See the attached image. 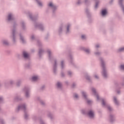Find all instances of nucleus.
<instances>
[{
    "instance_id": "393cba45",
    "label": "nucleus",
    "mask_w": 124,
    "mask_h": 124,
    "mask_svg": "<svg viewBox=\"0 0 124 124\" xmlns=\"http://www.w3.org/2000/svg\"><path fill=\"white\" fill-rule=\"evenodd\" d=\"M102 66L103 67V62H102Z\"/></svg>"
},
{
    "instance_id": "6ab92c4d",
    "label": "nucleus",
    "mask_w": 124,
    "mask_h": 124,
    "mask_svg": "<svg viewBox=\"0 0 124 124\" xmlns=\"http://www.w3.org/2000/svg\"><path fill=\"white\" fill-rule=\"evenodd\" d=\"M122 8L123 10V11L124 12V6H122Z\"/></svg>"
},
{
    "instance_id": "f257e3e1",
    "label": "nucleus",
    "mask_w": 124,
    "mask_h": 124,
    "mask_svg": "<svg viewBox=\"0 0 124 124\" xmlns=\"http://www.w3.org/2000/svg\"><path fill=\"white\" fill-rule=\"evenodd\" d=\"M88 115L90 118H93L94 114H93V111H89Z\"/></svg>"
},
{
    "instance_id": "4468645a",
    "label": "nucleus",
    "mask_w": 124,
    "mask_h": 124,
    "mask_svg": "<svg viewBox=\"0 0 124 124\" xmlns=\"http://www.w3.org/2000/svg\"><path fill=\"white\" fill-rule=\"evenodd\" d=\"M121 68L122 69H123L124 70V65H122L121 66Z\"/></svg>"
},
{
    "instance_id": "b1692460",
    "label": "nucleus",
    "mask_w": 124,
    "mask_h": 124,
    "mask_svg": "<svg viewBox=\"0 0 124 124\" xmlns=\"http://www.w3.org/2000/svg\"><path fill=\"white\" fill-rule=\"evenodd\" d=\"M87 102L89 104H90V102H91V101H88Z\"/></svg>"
},
{
    "instance_id": "0eeeda50",
    "label": "nucleus",
    "mask_w": 124,
    "mask_h": 124,
    "mask_svg": "<svg viewBox=\"0 0 124 124\" xmlns=\"http://www.w3.org/2000/svg\"><path fill=\"white\" fill-rule=\"evenodd\" d=\"M48 5L49 6H50L51 7H53V6H54V5H53V3L52 2L49 3V4H48Z\"/></svg>"
},
{
    "instance_id": "c756f323",
    "label": "nucleus",
    "mask_w": 124,
    "mask_h": 124,
    "mask_svg": "<svg viewBox=\"0 0 124 124\" xmlns=\"http://www.w3.org/2000/svg\"><path fill=\"white\" fill-rule=\"evenodd\" d=\"M48 54H50V51H48Z\"/></svg>"
},
{
    "instance_id": "2eb2a0df",
    "label": "nucleus",
    "mask_w": 124,
    "mask_h": 124,
    "mask_svg": "<svg viewBox=\"0 0 124 124\" xmlns=\"http://www.w3.org/2000/svg\"><path fill=\"white\" fill-rule=\"evenodd\" d=\"M82 95L84 96V97H86V93L84 92L82 93Z\"/></svg>"
},
{
    "instance_id": "f03ea898",
    "label": "nucleus",
    "mask_w": 124,
    "mask_h": 124,
    "mask_svg": "<svg viewBox=\"0 0 124 124\" xmlns=\"http://www.w3.org/2000/svg\"><path fill=\"white\" fill-rule=\"evenodd\" d=\"M107 14V11L106 9H104L102 11V15L104 16Z\"/></svg>"
},
{
    "instance_id": "7ed1b4c3",
    "label": "nucleus",
    "mask_w": 124,
    "mask_h": 124,
    "mask_svg": "<svg viewBox=\"0 0 124 124\" xmlns=\"http://www.w3.org/2000/svg\"><path fill=\"white\" fill-rule=\"evenodd\" d=\"M23 56L24 58H27L29 57V54L26 52H23Z\"/></svg>"
},
{
    "instance_id": "473e14b6",
    "label": "nucleus",
    "mask_w": 124,
    "mask_h": 124,
    "mask_svg": "<svg viewBox=\"0 0 124 124\" xmlns=\"http://www.w3.org/2000/svg\"><path fill=\"white\" fill-rule=\"evenodd\" d=\"M25 118H26V115H25Z\"/></svg>"
},
{
    "instance_id": "423d86ee",
    "label": "nucleus",
    "mask_w": 124,
    "mask_h": 124,
    "mask_svg": "<svg viewBox=\"0 0 124 124\" xmlns=\"http://www.w3.org/2000/svg\"><path fill=\"white\" fill-rule=\"evenodd\" d=\"M114 101L116 104H118V101H117V99H116V97L114 98Z\"/></svg>"
},
{
    "instance_id": "f8f14e48",
    "label": "nucleus",
    "mask_w": 124,
    "mask_h": 124,
    "mask_svg": "<svg viewBox=\"0 0 124 124\" xmlns=\"http://www.w3.org/2000/svg\"><path fill=\"white\" fill-rule=\"evenodd\" d=\"M37 2H38L39 5H40V6H41V5H42V4H41V2H40V1H37Z\"/></svg>"
},
{
    "instance_id": "c85d7f7f",
    "label": "nucleus",
    "mask_w": 124,
    "mask_h": 124,
    "mask_svg": "<svg viewBox=\"0 0 124 124\" xmlns=\"http://www.w3.org/2000/svg\"><path fill=\"white\" fill-rule=\"evenodd\" d=\"M67 30L68 31V27H67Z\"/></svg>"
},
{
    "instance_id": "bb28decb",
    "label": "nucleus",
    "mask_w": 124,
    "mask_h": 124,
    "mask_svg": "<svg viewBox=\"0 0 124 124\" xmlns=\"http://www.w3.org/2000/svg\"><path fill=\"white\" fill-rule=\"evenodd\" d=\"M96 97H97V99H98V95L96 96Z\"/></svg>"
},
{
    "instance_id": "cd10ccee",
    "label": "nucleus",
    "mask_w": 124,
    "mask_h": 124,
    "mask_svg": "<svg viewBox=\"0 0 124 124\" xmlns=\"http://www.w3.org/2000/svg\"><path fill=\"white\" fill-rule=\"evenodd\" d=\"M26 96H28V93H26Z\"/></svg>"
},
{
    "instance_id": "7c9ffc66",
    "label": "nucleus",
    "mask_w": 124,
    "mask_h": 124,
    "mask_svg": "<svg viewBox=\"0 0 124 124\" xmlns=\"http://www.w3.org/2000/svg\"><path fill=\"white\" fill-rule=\"evenodd\" d=\"M109 110H110V108H108Z\"/></svg>"
},
{
    "instance_id": "1a4fd4ad",
    "label": "nucleus",
    "mask_w": 124,
    "mask_h": 124,
    "mask_svg": "<svg viewBox=\"0 0 124 124\" xmlns=\"http://www.w3.org/2000/svg\"><path fill=\"white\" fill-rule=\"evenodd\" d=\"M103 75H104V77H106V73H105V71H104V70L103 73Z\"/></svg>"
},
{
    "instance_id": "dca6fc26",
    "label": "nucleus",
    "mask_w": 124,
    "mask_h": 124,
    "mask_svg": "<svg viewBox=\"0 0 124 124\" xmlns=\"http://www.w3.org/2000/svg\"><path fill=\"white\" fill-rule=\"evenodd\" d=\"M92 92L94 93H95V89H92Z\"/></svg>"
},
{
    "instance_id": "2f4dec72",
    "label": "nucleus",
    "mask_w": 124,
    "mask_h": 124,
    "mask_svg": "<svg viewBox=\"0 0 124 124\" xmlns=\"http://www.w3.org/2000/svg\"><path fill=\"white\" fill-rule=\"evenodd\" d=\"M1 99V98H0V100Z\"/></svg>"
},
{
    "instance_id": "5701e85b",
    "label": "nucleus",
    "mask_w": 124,
    "mask_h": 124,
    "mask_svg": "<svg viewBox=\"0 0 124 124\" xmlns=\"http://www.w3.org/2000/svg\"><path fill=\"white\" fill-rule=\"evenodd\" d=\"M95 78H98V77H97V76H95Z\"/></svg>"
},
{
    "instance_id": "a211bd4d",
    "label": "nucleus",
    "mask_w": 124,
    "mask_h": 124,
    "mask_svg": "<svg viewBox=\"0 0 124 124\" xmlns=\"http://www.w3.org/2000/svg\"><path fill=\"white\" fill-rule=\"evenodd\" d=\"M75 98H77L78 97V95H77V94H75Z\"/></svg>"
},
{
    "instance_id": "4be33fe9",
    "label": "nucleus",
    "mask_w": 124,
    "mask_h": 124,
    "mask_svg": "<svg viewBox=\"0 0 124 124\" xmlns=\"http://www.w3.org/2000/svg\"><path fill=\"white\" fill-rule=\"evenodd\" d=\"M96 48H98L99 47V45H97V46H96Z\"/></svg>"
},
{
    "instance_id": "412c9836",
    "label": "nucleus",
    "mask_w": 124,
    "mask_h": 124,
    "mask_svg": "<svg viewBox=\"0 0 124 124\" xmlns=\"http://www.w3.org/2000/svg\"><path fill=\"white\" fill-rule=\"evenodd\" d=\"M122 1L123 0H119V3H121V2H122Z\"/></svg>"
},
{
    "instance_id": "a878e982",
    "label": "nucleus",
    "mask_w": 124,
    "mask_h": 124,
    "mask_svg": "<svg viewBox=\"0 0 124 124\" xmlns=\"http://www.w3.org/2000/svg\"><path fill=\"white\" fill-rule=\"evenodd\" d=\"M96 7H97V4H96L95 5V8H96Z\"/></svg>"
},
{
    "instance_id": "20e7f679",
    "label": "nucleus",
    "mask_w": 124,
    "mask_h": 124,
    "mask_svg": "<svg viewBox=\"0 0 124 124\" xmlns=\"http://www.w3.org/2000/svg\"><path fill=\"white\" fill-rule=\"evenodd\" d=\"M38 79V78L37 77H33L32 78V81H36Z\"/></svg>"
},
{
    "instance_id": "9d476101",
    "label": "nucleus",
    "mask_w": 124,
    "mask_h": 124,
    "mask_svg": "<svg viewBox=\"0 0 124 124\" xmlns=\"http://www.w3.org/2000/svg\"><path fill=\"white\" fill-rule=\"evenodd\" d=\"M81 38L82 39H85L86 38V36L84 35H82L81 36Z\"/></svg>"
},
{
    "instance_id": "39448f33",
    "label": "nucleus",
    "mask_w": 124,
    "mask_h": 124,
    "mask_svg": "<svg viewBox=\"0 0 124 124\" xmlns=\"http://www.w3.org/2000/svg\"><path fill=\"white\" fill-rule=\"evenodd\" d=\"M12 19V16L11 15H9L8 17V20L9 21H10V20Z\"/></svg>"
},
{
    "instance_id": "aec40b11",
    "label": "nucleus",
    "mask_w": 124,
    "mask_h": 124,
    "mask_svg": "<svg viewBox=\"0 0 124 124\" xmlns=\"http://www.w3.org/2000/svg\"><path fill=\"white\" fill-rule=\"evenodd\" d=\"M21 40H22V42L24 41V39L23 38H21Z\"/></svg>"
},
{
    "instance_id": "9b49d317",
    "label": "nucleus",
    "mask_w": 124,
    "mask_h": 124,
    "mask_svg": "<svg viewBox=\"0 0 124 124\" xmlns=\"http://www.w3.org/2000/svg\"><path fill=\"white\" fill-rule=\"evenodd\" d=\"M102 102L103 105H105V101H104V100H102Z\"/></svg>"
},
{
    "instance_id": "f3484780",
    "label": "nucleus",
    "mask_w": 124,
    "mask_h": 124,
    "mask_svg": "<svg viewBox=\"0 0 124 124\" xmlns=\"http://www.w3.org/2000/svg\"><path fill=\"white\" fill-rule=\"evenodd\" d=\"M85 52H86V53H90V50L86 49V50H85Z\"/></svg>"
},
{
    "instance_id": "ddd939ff",
    "label": "nucleus",
    "mask_w": 124,
    "mask_h": 124,
    "mask_svg": "<svg viewBox=\"0 0 124 124\" xmlns=\"http://www.w3.org/2000/svg\"><path fill=\"white\" fill-rule=\"evenodd\" d=\"M119 51L121 52L122 51H124V47L121 48L119 49Z\"/></svg>"
},
{
    "instance_id": "6e6552de",
    "label": "nucleus",
    "mask_w": 124,
    "mask_h": 124,
    "mask_svg": "<svg viewBox=\"0 0 124 124\" xmlns=\"http://www.w3.org/2000/svg\"><path fill=\"white\" fill-rule=\"evenodd\" d=\"M61 85L62 84H61V83H60V82L57 83V87H61Z\"/></svg>"
}]
</instances>
